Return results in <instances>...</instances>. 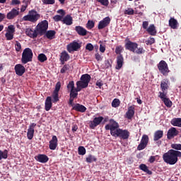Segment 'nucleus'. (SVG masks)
<instances>
[{
  "label": "nucleus",
  "instance_id": "69168bd1",
  "mask_svg": "<svg viewBox=\"0 0 181 181\" xmlns=\"http://www.w3.org/2000/svg\"><path fill=\"white\" fill-rule=\"evenodd\" d=\"M100 52H101V53H104V52H105V46L100 45Z\"/></svg>",
  "mask_w": 181,
  "mask_h": 181
},
{
  "label": "nucleus",
  "instance_id": "1a4fd4ad",
  "mask_svg": "<svg viewBox=\"0 0 181 181\" xmlns=\"http://www.w3.org/2000/svg\"><path fill=\"white\" fill-rule=\"evenodd\" d=\"M103 119H104L103 117H95L93 119V121L90 122V128L92 129H94L95 127H98V125H100L101 124Z\"/></svg>",
  "mask_w": 181,
  "mask_h": 181
},
{
  "label": "nucleus",
  "instance_id": "603ef678",
  "mask_svg": "<svg viewBox=\"0 0 181 181\" xmlns=\"http://www.w3.org/2000/svg\"><path fill=\"white\" fill-rule=\"evenodd\" d=\"M86 50H89V52H92V50H94V46L91 43L87 44L86 47Z\"/></svg>",
  "mask_w": 181,
  "mask_h": 181
},
{
  "label": "nucleus",
  "instance_id": "a878e982",
  "mask_svg": "<svg viewBox=\"0 0 181 181\" xmlns=\"http://www.w3.org/2000/svg\"><path fill=\"white\" fill-rule=\"evenodd\" d=\"M160 88L162 91H166L169 88V81L168 79H163L160 83Z\"/></svg>",
  "mask_w": 181,
  "mask_h": 181
},
{
  "label": "nucleus",
  "instance_id": "0e129e2a",
  "mask_svg": "<svg viewBox=\"0 0 181 181\" xmlns=\"http://www.w3.org/2000/svg\"><path fill=\"white\" fill-rule=\"evenodd\" d=\"M96 86L99 88H101L103 86H104V83L101 81H97L96 82Z\"/></svg>",
  "mask_w": 181,
  "mask_h": 181
},
{
  "label": "nucleus",
  "instance_id": "ea45409f",
  "mask_svg": "<svg viewBox=\"0 0 181 181\" xmlns=\"http://www.w3.org/2000/svg\"><path fill=\"white\" fill-rule=\"evenodd\" d=\"M97 2L101 4L103 6H108L110 5V1L108 0H96Z\"/></svg>",
  "mask_w": 181,
  "mask_h": 181
},
{
  "label": "nucleus",
  "instance_id": "aec40b11",
  "mask_svg": "<svg viewBox=\"0 0 181 181\" xmlns=\"http://www.w3.org/2000/svg\"><path fill=\"white\" fill-rule=\"evenodd\" d=\"M135 108L133 106H130L128 108V111L126 112V117L128 119H132L135 114Z\"/></svg>",
  "mask_w": 181,
  "mask_h": 181
},
{
  "label": "nucleus",
  "instance_id": "5fc2aeb1",
  "mask_svg": "<svg viewBox=\"0 0 181 181\" xmlns=\"http://www.w3.org/2000/svg\"><path fill=\"white\" fill-rule=\"evenodd\" d=\"M53 99L55 103L59 100V92H54L53 93Z\"/></svg>",
  "mask_w": 181,
  "mask_h": 181
},
{
  "label": "nucleus",
  "instance_id": "b1692460",
  "mask_svg": "<svg viewBox=\"0 0 181 181\" xmlns=\"http://www.w3.org/2000/svg\"><path fill=\"white\" fill-rule=\"evenodd\" d=\"M87 87H88V85L82 80L76 82V88H78V91H81L82 88H86Z\"/></svg>",
  "mask_w": 181,
  "mask_h": 181
},
{
  "label": "nucleus",
  "instance_id": "72a5a7b5",
  "mask_svg": "<svg viewBox=\"0 0 181 181\" xmlns=\"http://www.w3.org/2000/svg\"><path fill=\"white\" fill-rule=\"evenodd\" d=\"M56 35V32L54 30H49L46 33V36L47 39H54V35Z\"/></svg>",
  "mask_w": 181,
  "mask_h": 181
},
{
  "label": "nucleus",
  "instance_id": "37998d69",
  "mask_svg": "<svg viewBox=\"0 0 181 181\" xmlns=\"http://www.w3.org/2000/svg\"><path fill=\"white\" fill-rule=\"evenodd\" d=\"M134 9L132 8H128L124 10V15H134Z\"/></svg>",
  "mask_w": 181,
  "mask_h": 181
},
{
  "label": "nucleus",
  "instance_id": "de8ad7c7",
  "mask_svg": "<svg viewBox=\"0 0 181 181\" xmlns=\"http://www.w3.org/2000/svg\"><path fill=\"white\" fill-rule=\"evenodd\" d=\"M6 32L10 33H15V26L13 25H8Z\"/></svg>",
  "mask_w": 181,
  "mask_h": 181
},
{
  "label": "nucleus",
  "instance_id": "2f4dec72",
  "mask_svg": "<svg viewBox=\"0 0 181 181\" xmlns=\"http://www.w3.org/2000/svg\"><path fill=\"white\" fill-rule=\"evenodd\" d=\"M171 124L174 127H181V118H175L171 120Z\"/></svg>",
  "mask_w": 181,
  "mask_h": 181
},
{
  "label": "nucleus",
  "instance_id": "a18cd8bd",
  "mask_svg": "<svg viewBox=\"0 0 181 181\" xmlns=\"http://www.w3.org/2000/svg\"><path fill=\"white\" fill-rule=\"evenodd\" d=\"M67 88L70 91H71L72 90L76 89V88H74V81H70L69 83L68 86H67Z\"/></svg>",
  "mask_w": 181,
  "mask_h": 181
},
{
  "label": "nucleus",
  "instance_id": "f03ea898",
  "mask_svg": "<svg viewBox=\"0 0 181 181\" xmlns=\"http://www.w3.org/2000/svg\"><path fill=\"white\" fill-rule=\"evenodd\" d=\"M181 152L173 149L169 150L163 156V159L168 165H175L177 163V158H180Z\"/></svg>",
  "mask_w": 181,
  "mask_h": 181
},
{
  "label": "nucleus",
  "instance_id": "9d476101",
  "mask_svg": "<svg viewBox=\"0 0 181 181\" xmlns=\"http://www.w3.org/2000/svg\"><path fill=\"white\" fill-rule=\"evenodd\" d=\"M35 127H36V123H32L28 129L27 138L30 140L33 139L35 135Z\"/></svg>",
  "mask_w": 181,
  "mask_h": 181
},
{
  "label": "nucleus",
  "instance_id": "ddd939ff",
  "mask_svg": "<svg viewBox=\"0 0 181 181\" xmlns=\"http://www.w3.org/2000/svg\"><path fill=\"white\" fill-rule=\"evenodd\" d=\"M78 49H80V44L76 42H74L67 46V50L69 53H71V52H76Z\"/></svg>",
  "mask_w": 181,
  "mask_h": 181
},
{
  "label": "nucleus",
  "instance_id": "13d9d810",
  "mask_svg": "<svg viewBox=\"0 0 181 181\" xmlns=\"http://www.w3.org/2000/svg\"><path fill=\"white\" fill-rule=\"evenodd\" d=\"M53 19L55 21V22H59L61 19H63V16L57 15L53 17Z\"/></svg>",
  "mask_w": 181,
  "mask_h": 181
},
{
  "label": "nucleus",
  "instance_id": "864d4df0",
  "mask_svg": "<svg viewBox=\"0 0 181 181\" xmlns=\"http://www.w3.org/2000/svg\"><path fill=\"white\" fill-rule=\"evenodd\" d=\"M171 148H173V149H176L177 151H180L181 144H172Z\"/></svg>",
  "mask_w": 181,
  "mask_h": 181
},
{
  "label": "nucleus",
  "instance_id": "423d86ee",
  "mask_svg": "<svg viewBox=\"0 0 181 181\" xmlns=\"http://www.w3.org/2000/svg\"><path fill=\"white\" fill-rule=\"evenodd\" d=\"M49 28V23L47 21L44 20L41 21L38 25L36 26V30L38 35H43Z\"/></svg>",
  "mask_w": 181,
  "mask_h": 181
},
{
  "label": "nucleus",
  "instance_id": "bb28decb",
  "mask_svg": "<svg viewBox=\"0 0 181 181\" xmlns=\"http://www.w3.org/2000/svg\"><path fill=\"white\" fill-rule=\"evenodd\" d=\"M147 32L149 33V35L155 36L156 35V28H155V25L153 24L150 25L147 28Z\"/></svg>",
  "mask_w": 181,
  "mask_h": 181
},
{
  "label": "nucleus",
  "instance_id": "58836bf2",
  "mask_svg": "<svg viewBox=\"0 0 181 181\" xmlns=\"http://www.w3.org/2000/svg\"><path fill=\"white\" fill-rule=\"evenodd\" d=\"M120 103L121 102L119 101V99H114L112 102V107L117 108V107H119Z\"/></svg>",
  "mask_w": 181,
  "mask_h": 181
},
{
  "label": "nucleus",
  "instance_id": "dca6fc26",
  "mask_svg": "<svg viewBox=\"0 0 181 181\" xmlns=\"http://www.w3.org/2000/svg\"><path fill=\"white\" fill-rule=\"evenodd\" d=\"M25 34L27 35V36H29V37H37L38 33L37 30H36V29L35 30H32V28H27L25 30Z\"/></svg>",
  "mask_w": 181,
  "mask_h": 181
},
{
  "label": "nucleus",
  "instance_id": "5701e85b",
  "mask_svg": "<svg viewBox=\"0 0 181 181\" xmlns=\"http://www.w3.org/2000/svg\"><path fill=\"white\" fill-rule=\"evenodd\" d=\"M169 26H170L172 29H177V26H179V23H177V21L174 18H171L169 20Z\"/></svg>",
  "mask_w": 181,
  "mask_h": 181
},
{
  "label": "nucleus",
  "instance_id": "a211bd4d",
  "mask_svg": "<svg viewBox=\"0 0 181 181\" xmlns=\"http://www.w3.org/2000/svg\"><path fill=\"white\" fill-rule=\"evenodd\" d=\"M177 135V130H176V128L172 127L170 129L167 133V137L168 139H172V138L176 136Z\"/></svg>",
  "mask_w": 181,
  "mask_h": 181
},
{
  "label": "nucleus",
  "instance_id": "7c9ffc66",
  "mask_svg": "<svg viewBox=\"0 0 181 181\" xmlns=\"http://www.w3.org/2000/svg\"><path fill=\"white\" fill-rule=\"evenodd\" d=\"M81 80L83 81V83H86V85L88 86V83H90V80H91V76L88 74H83L81 76Z\"/></svg>",
  "mask_w": 181,
  "mask_h": 181
},
{
  "label": "nucleus",
  "instance_id": "e433bc0d",
  "mask_svg": "<svg viewBox=\"0 0 181 181\" xmlns=\"http://www.w3.org/2000/svg\"><path fill=\"white\" fill-rule=\"evenodd\" d=\"M70 97L73 98H76V97H77V95H78V88H75V89H72V90H70Z\"/></svg>",
  "mask_w": 181,
  "mask_h": 181
},
{
  "label": "nucleus",
  "instance_id": "c756f323",
  "mask_svg": "<svg viewBox=\"0 0 181 181\" xmlns=\"http://www.w3.org/2000/svg\"><path fill=\"white\" fill-rule=\"evenodd\" d=\"M162 136H163V131L162 130L156 131L154 134V141H159V139H160Z\"/></svg>",
  "mask_w": 181,
  "mask_h": 181
},
{
  "label": "nucleus",
  "instance_id": "cd10ccee",
  "mask_svg": "<svg viewBox=\"0 0 181 181\" xmlns=\"http://www.w3.org/2000/svg\"><path fill=\"white\" fill-rule=\"evenodd\" d=\"M63 22L64 23H65V25H72L73 18H71V16H70L69 15H67L64 18Z\"/></svg>",
  "mask_w": 181,
  "mask_h": 181
},
{
  "label": "nucleus",
  "instance_id": "393cba45",
  "mask_svg": "<svg viewBox=\"0 0 181 181\" xmlns=\"http://www.w3.org/2000/svg\"><path fill=\"white\" fill-rule=\"evenodd\" d=\"M69 59H70V55H69L67 52L63 51L61 53V57H60V60H61L62 63H64V62H67V60H69Z\"/></svg>",
  "mask_w": 181,
  "mask_h": 181
},
{
  "label": "nucleus",
  "instance_id": "f8f14e48",
  "mask_svg": "<svg viewBox=\"0 0 181 181\" xmlns=\"http://www.w3.org/2000/svg\"><path fill=\"white\" fill-rule=\"evenodd\" d=\"M110 22H111V18H110V17L105 18L99 22L98 29H104V28H106V26L110 25Z\"/></svg>",
  "mask_w": 181,
  "mask_h": 181
},
{
  "label": "nucleus",
  "instance_id": "9b49d317",
  "mask_svg": "<svg viewBox=\"0 0 181 181\" xmlns=\"http://www.w3.org/2000/svg\"><path fill=\"white\" fill-rule=\"evenodd\" d=\"M15 71L17 76H23L25 71V66H23L22 64H18L15 66Z\"/></svg>",
  "mask_w": 181,
  "mask_h": 181
},
{
  "label": "nucleus",
  "instance_id": "a19ab883",
  "mask_svg": "<svg viewBox=\"0 0 181 181\" xmlns=\"http://www.w3.org/2000/svg\"><path fill=\"white\" fill-rule=\"evenodd\" d=\"M165 105H166V107H172V101H170V100L169 98H165V100H163Z\"/></svg>",
  "mask_w": 181,
  "mask_h": 181
},
{
  "label": "nucleus",
  "instance_id": "0eeeda50",
  "mask_svg": "<svg viewBox=\"0 0 181 181\" xmlns=\"http://www.w3.org/2000/svg\"><path fill=\"white\" fill-rule=\"evenodd\" d=\"M158 69L163 76H166L169 72V68L168 67V64L165 61H160L158 64Z\"/></svg>",
  "mask_w": 181,
  "mask_h": 181
},
{
  "label": "nucleus",
  "instance_id": "c03bdc74",
  "mask_svg": "<svg viewBox=\"0 0 181 181\" xmlns=\"http://www.w3.org/2000/svg\"><path fill=\"white\" fill-rule=\"evenodd\" d=\"M55 0H42L44 5H54Z\"/></svg>",
  "mask_w": 181,
  "mask_h": 181
},
{
  "label": "nucleus",
  "instance_id": "bf43d9fd",
  "mask_svg": "<svg viewBox=\"0 0 181 181\" xmlns=\"http://www.w3.org/2000/svg\"><path fill=\"white\" fill-rule=\"evenodd\" d=\"M153 43H155V38L153 37L146 41V45H153Z\"/></svg>",
  "mask_w": 181,
  "mask_h": 181
},
{
  "label": "nucleus",
  "instance_id": "680f3d73",
  "mask_svg": "<svg viewBox=\"0 0 181 181\" xmlns=\"http://www.w3.org/2000/svg\"><path fill=\"white\" fill-rule=\"evenodd\" d=\"M156 156H151L149 158L148 162H150V163H153V162H155V160H156Z\"/></svg>",
  "mask_w": 181,
  "mask_h": 181
},
{
  "label": "nucleus",
  "instance_id": "6e6552de",
  "mask_svg": "<svg viewBox=\"0 0 181 181\" xmlns=\"http://www.w3.org/2000/svg\"><path fill=\"white\" fill-rule=\"evenodd\" d=\"M148 142H149V137H148V135H143L141 142L137 147L138 151L145 149V148H146V145H148Z\"/></svg>",
  "mask_w": 181,
  "mask_h": 181
},
{
  "label": "nucleus",
  "instance_id": "6e6d98bb",
  "mask_svg": "<svg viewBox=\"0 0 181 181\" xmlns=\"http://www.w3.org/2000/svg\"><path fill=\"white\" fill-rule=\"evenodd\" d=\"M122 50H124V48L122 47H117L115 49V53H117V54H119L121 52H122Z\"/></svg>",
  "mask_w": 181,
  "mask_h": 181
},
{
  "label": "nucleus",
  "instance_id": "c9c22d12",
  "mask_svg": "<svg viewBox=\"0 0 181 181\" xmlns=\"http://www.w3.org/2000/svg\"><path fill=\"white\" fill-rule=\"evenodd\" d=\"M8 158V150L0 151V160Z\"/></svg>",
  "mask_w": 181,
  "mask_h": 181
},
{
  "label": "nucleus",
  "instance_id": "f704fd0d",
  "mask_svg": "<svg viewBox=\"0 0 181 181\" xmlns=\"http://www.w3.org/2000/svg\"><path fill=\"white\" fill-rule=\"evenodd\" d=\"M97 158L93 155H89L86 157V162L88 163H92V162H96Z\"/></svg>",
  "mask_w": 181,
  "mask_h": 181
},
{
  "label": "nucleus",
  "instance_id": "8fccbe9b",
  "mask_svg": "<svg viewBox=\"0 0 181 181\" xmlns=\"http://www.w3.org/2000/svg\"><path fill=\"white\" fill-rule=\"evenodd\" d=\"M78 154L79 155H86V148L80 146L78 148Z\"/></svg>",
  "mask_w": 181,
  "mask_h": 181
},
{
  "label": "nucleus",
  "instance_id": "09e8293b",
  "mask_svg": "<svg viewBox=\"0 0 181 181\" xmlns=\"http://www.w3.org/2000/svg\"><path fill=\"white\" fill-rule=\"evenodd\" d=\"M86 28L88 29H93L94 28V22H93L91 21H88L86 24Z\"/></svg>",
  "mask_w": 181,
  "mask_h": 181
},
{
  "label": "nucleus",
  "instance_id": "f3484780",
  "mask_svg": "<svg viewBox=\"0 0 181 181\" xmlns=\"http://www.w3.org/2000/svg\"><path fill=\"white\" fill-rule=\"evenodd\" d=\"M35 159L40 163H46L49 160V157L45 154H39L35 157Z\"/></svg>",
  "mask_w": 181,
  "mask_h": 181
},
{
  "label": "nucleus",
  "instance_id": "39448f33",
  "mask_svg": "<svg viewBox=\"0 0 181 181\" xmlns=\"http://www.w3.org/2000/svg\"><path fill=\"white\" fill-rule=\"evenodd\" d=\"M33 57V52L30 48H25L22 54L21 62L23 64H26L29 62H32Z\"/></svg>",
  "mask_w": 181,
  "mask_h": 181
},
{
  "label": "nucleus",
  "instance_id": "473e14b6",
  "mask_svg": "<svg viewBox=\"0 0 181 181\" xmlns=\"http://www.w3.org/2000/svg\"><path fill=\"white\" fill-rule=\"evenodd\" d=\"M139 168H140L141 170H143V172H145L148 175H152V171L149 170V169L148 168V166H146V165L141 164L139 165Z\"/></svg>",
  "mask_w": 181,
  "mask_h": 181
},
{
  "label": "nucleus",
  "instance_id": "338daca9",
  "mask_svg": "<svg viewBox=\"0 0 181 181\" xmlns=\"http://www.w3.org/2000/svg\"><path fill=\"white\" fill-rule=\"evenodd\" d=\"M57 13H59L60 15H62L61 16H62V18L64 15H66V13L62 9L58 10Z\"/></svg>",
  "mask_w": 181,
  "mask_h": 181
},
{
  "label": "nucleus",
  "instance_id": "e2e57ef3",
  "mask_svg": "<svg viewBox=\"0 0 181 181\" xmlns=\"http://www.w3.org/2000/svg\"><path fill=\"white\" fill-rule=\"evenodd\" d=\"M68 69H69V66L64 65V66L62 68V69H61V73L63 74V73H64L65 71H67Z\"/></svg>",
  "mask_w": 181,
  "mask_h": 181
},
{
  "label": "nucleus",
  "instance_id": "6ab92c4d",
  "mask_svg": "<svg viewBox=\"0 0 181 181\" xmlns=\"http://www.w3.org/2000/svg\"><path fill=\"white\" fill-rule=\"evenodd\" d=\"M75 30L80 36H86L87 35V30L82 26H76Z\"/></svg>",
  "mask_w": 181,
  "mask_h": 181
},
{
  "label": "nucleus",
  "instance_id": "3c124183",
  "mask_svg": "<svg viewBox=\"0 0 181 181\" xmlns=\"http://www.w3.org/2000/svg\"><path fill=\"white\" fill-rule=\"evenodd\" d=\"M60 87H62V83L60 82H57L55 86V90L54 92L59 93V91H60Z\"/></svg>",
  "mask_w": 181,
  "mask_h": 181
},
{
  "label": "nucleus",
  "instance_id": "4d7b16f0",
  "mask_svg": "<svg viewBox=\"0 0 181 181\" xmlns=\"http://www.w3.org/2000/svg\"><path fill=\"white\" fill-rule=\"evenodd\" d=\"M160 98H161L162 101H163V100L168 98L166 97V94L165 93V91L163 92H160V95H159Z\"/></svg>",
  "mask_w": 181,
  "mask_h": 181
},
{
  "label": "nucleus",
  "instance_id": "412c9836",
  "mask_svg": "<svg viewBox=\"0 0 181 181\" xmlns=\"http://www.w3.org/2000/svg\"><path fill=\"white\" fill-rule=\"evenodd\" d=\"M122 64H124V57L122 55H119L117 59V65L115 69L117 70H119L122 67Z\"/></svg>",
  "mask_w": 181,
  "mask_h": 181
},
{
  "label": "nucleus",
  "instance_id": "4c0bfd02",
  "mask_svg": "<svg viewBox=\"0 0 181 181\" xmlns=\"http://www.w3.org/2000/svg\"><path fill=\"white\" fill-rule=\"evenodd\" d=\"M38 60L41 63H43L44 62H46V60H47V57H46V55L45 54H40L38 55Z\"/></svg>",
  "mask_w": 181,
  "mask_h": 181
},
{
  "label": "nucleus",
  "instance_id": "49530a36",
  "mask_svg": "<svg viewBox=\"0 0 181 181\" xmlns=\"http://www.w3.org/2000/svg\"><path fill=\"white\" fill-rule=\"evenodd\" d=\"M15 49L17 52H19L20 50L22 49V45L20 44L19 42L18 41H16V43H15Z\"/></svg>",
  "mask_w": 181,
  "mask_h": 181
},
{
  "label": "nucleus",
  "instance_id": "2eb2a0df",
  "mask_svg": "<svg viewBox=\"0 0 181 181\" xmlns=\"http://www.w3.org/2000/svg\"><path fill=\"white\" fill-rule=\"evenodd\" d=\"M57 136H53L49 141V149H51V151H54L57 148Z\"/></svg>",
  "mask_w": 181,
  "mask_h": 181
},
{
  "label": "nucleus",
  "instance_id": "79ce46f5",
  "mask_svg": "<svg viewBox=\"0 0 181 181\" xmlns=\"http://www.w3.org/2000/svg\"><path fill=\"white\" fill-rule=\"evenodd\" d=\"M5 36L7 40H12V39H13V33H9L6 31Z\"/></svg>",
  "mask_w": 181,
  "mask_h": 181
},
{
  "label": "nucleus",
  "instance_id": "f257e3e1",
  "mask_svg": "<svg viewBox=\"0 0 181 181\" xmlns=\"http://www.w3.org/2000/svg\"><path fill=\"white\" fill-rule=\"evenodd\" d=\"M105 129L110 131V134L115 138H122V139H128L129 138V132L119 129V125L114 119H110V123L105 126Z\"/></svg>",
  "mask_w": 181,
  "mask_h": 181
},
{
  "label": "nucleus",
  "instance_id": "c85d7f7f",
  "mask_svg": "<svg viewBox=\"0 0 181 181\" xmlns=\"http://www.w3.org/2000/svg\"><path fill=\"white\" fill-rule=\"evenodd\" d=\"M52 108V98L47 97L45 101V110L49 111Z\"/></svg>",
  "mask_w": 181,
  "mask_h": 181
},
{
  "label": "nucleus",
  "instance_id": "052dcab7",
  "mask_svg": "<svg viewBox=\"0 0 181 181\" xmlns=\"http://www.w3.org/2000/svg\"><path fill=\"white\" fill-rule=\"evenodd\" d=\"M21 4V1L19 0H11V5H20Z\"/></svg>",
  "mask_w": 181,
  "mask_h": 181
},
{
  "label": "nucleus",
  "instance_id": "20e7f679",
  "mask_svg": "<svg viewBox=\"0 0 181 181\" xmlns=\"http://www.w3.org/2000/svg\"><path fill=\"white\" fill-rule=\"evenodd\" d=\"M39 19H40V14L37 13L35 10L30 11L27 16L23 17V21L33 22V23H35V22H37Z\"/></svg>",
  "mask_w": 181,
  "mask_h": 181
},
{
  "label": "nucleus",
  "instance_id": "7ed1b4c3",
  "mask_svg": "<svg viewBox=\"0 0 181 181\" xmlns=\"http://www.w3.org/2000/svg\"><path fill=\"white\" fill-rule=\"evenodd\" d=\"M125 47L127 50H130V52H133V53H136V54H142V53H145V49H144L143 47L138 48V44L136 42L128 41L125 44Z\"/></svg>",
  "mask_w": 181,
  "mask_h": 181
},
{
  "label": "nucleus",
  "instance_id": "4be33fe9",
  "mask_svg": "<svg viewBox=\"0 0 181 181\" xmlns=\"http://www.w3.org/2000/svg\"><path fill=\"white\" fill-rule=\"evenodd\" d=\"M73 110L78 111L79 112H86V110H87V108L84 105L77 103L74 105Z\"/></svg>",
  "mask_w": 181,
  "mask_h": 181
},
{
  "label": "nucleus",
  "instance_id": "774afa93",
  "mask_svg": "<svg viewBox=\"0 0 181 181\" xmlns=\"http://www.w3.org/2000/svg\"><path fill=\"white\" fill-rule=\"evenodd\" d=\"M5 19V14L0 13V22H2Z\"/></svg>",
  "mask_w": 181,
  "mask_h": 181
},
{
  "label": "nucleus",
  "instance_id": "4468645a",
  "mask_svg": "<svg viewBox=\"0 0 181 181\" xmlns=\"http://www.w3.org/2000/svg\"><path fill=\"white\" fill-rule=\"evenodd\" d=\"M19 15V8H13L10 12L7 13V19H13Z\"/></svg>",
  "mask_w": 181,
  "mask_h": 181
}]
</instances>
